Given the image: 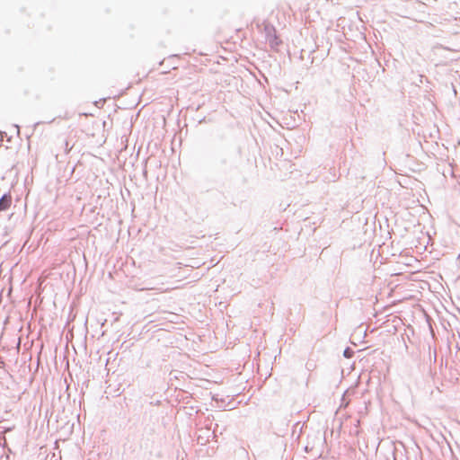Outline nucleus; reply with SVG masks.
<instances>
[{"label":"nucleus","instance_id":"obj_1","mask_svg":"<svg viewBox=\"0 0 460 460\" xmlns=\"http://www.w3.org/2000/svg\"><path fill=\"white\" fill-rule=\"evenodd\" d=\"M12 205V196L10 194H4L0 199V212L8 209Z\"/></svg>","mask_w":460,"mask_h":460}]
</instances>
